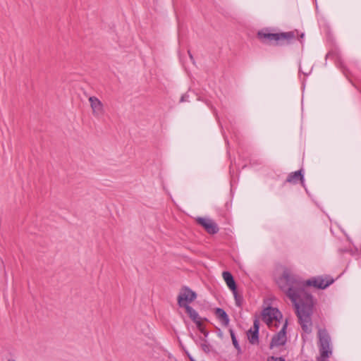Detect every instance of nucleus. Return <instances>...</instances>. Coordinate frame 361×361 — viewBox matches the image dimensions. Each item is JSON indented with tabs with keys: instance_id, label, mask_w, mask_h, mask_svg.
I'll list each match as a JSON object with an SVG mask.
<instances>
[{
	"instance_id": "obj_1",
	"label": "nucleus",
	"mask_w": 361,
	"mask_h": 361,
	"mask_svg": "<svg viewBox=\"0 0 361 361\" xmlns=\"http://www.w3.org/2000/svg\"><path fill=\"white\" fill-rule=\"evenodd\" d=\"M334 281V279L329 276H314L303 281L288 268L283 269L281 276L277 279L279 287L293 302L298 322L306 334L312 332L314 308L313 298L307 288L313 286L318 289H325Z\"/></svg>"
},
{
	"instance_id": "obj_2",
	"label": "nucleus",
	"mask_w": 361,
	"mask_h": 361,
	"mask_svg": "<svg viewBox=\"0 0 361 361\" xmlns=\"http://www.w3.org/2000/svg\"><path fill=\"white\" fill-rule=\"evenodd\" d=\"M319 349L322 358L329 357L332 352L330 348V336L326 329H320L318 331Z\"/></svg>"
},
{
	"instance_id": "obj_3",
	"label": "nucleus",
	"mask_w": 361,
	"mask_h": 361,
	"mask_svg": "<svg viewBox=\"0 0 361 361\" xmlns=\"http://www.w3.org/2000/svg\"><path fill=\"white\" fill-rule=\"evenodd\" d=\"M262 318L269 326H271L274 322H275V326H277V323H280L283 316L277 308L269 306L263 310Z\"/></svg>"
},
{
	"instance_id": "obj_4",
	"label": "nucleus",
	"mask_w": 361,
	"mask_h": 361,
	"mask_svg": "<svg viewBox=\"0 0 361 361\" xmlns=\"http://www.w3.org/2000/svg\"><path fill=\"white\" fill-rule=\"evenodd\" d=\"M278 35L279 42L277 43V45L289 44L297 39L302 43L305 35L303 32L300 33L298 30L289 32H278Z\"/></svg>"
},
{
	"instance_id": "obj_5",
	"label": "nucleus",
	"mask_w": 361,
	"mask_h": 361,
	"mask_svg": "<svg viewBox=\"0 0 361 361\" xmlns=\"http://www.w3.org/2000/svg\"><path fill=\"white\" fill-rule=\"evenodd\" d=\"M197 298L195 292L192 290L188 287L182 288L180 293L178 296V304L179 307L186 309L187 306H190L189 303L194 301Z\"/></svg>"
},
{
	"instance_id": "obj_6",
	"label": "nucleus",
	"mask_w": 361,
	"mask_h": 361,
	"mask_svg": "<svg viewBox=\"0 0 361 361\" xmlns=\"http://www.w3.org/2000/svg\"><path fill=\"white\" fill-rule=\"evenodd\" d=\"M273 29L270 27H265L258 31L257 36L261 42L272 43L274 42L277 45L279 42V35L278 32H272Z\"/></svg>"
},
{
	"instance_id": "obj_7",
	"label": "nucleus",
	"mask_w": 361,
	"mask_h": 361,
	"mask_svg": "<svg viewBox=\"0 0 361 361\" xmlns=\"http://www.w3.org/2000/svg\"><path fill=\"white\" fill-rule=\"evenodd\" d=\"M288 322L286 320L283 324L282 329L275 334L272 338L270 343V348H272L274 347H279L286 344V329H287Z\"/></svg>"
},
{
	"instance_id": "obj_8",
	"label": "nucleus",
	"mask_w": 361,
	"mask_h": 361,
	"mask_svg": "<svg viewBox=\"0 0 361 361\" xmlns=\"http://www.w3.org/2000/svg\"><path fill=\"white\" fill-rule=\"evenodd\" d=\"M196 221L209 234H216L219 231L218 225L212 219L198 217L196 219Z\"/></svg>"
},
{
	"instance_id": "obj_9",
	"label": "nucleus",
	"mask_w": 361,
	"mask_h": 361,
	"mask_svg": "<svg viewBox=\"0 0 361 361\" xmlns=\"http://www.w3.org/2000/svg\"><path fill=\"white\" fill-rule=\"evenodd\" d=\"M89 102L92 110V114L95 117H100L104 115V109L102 102L96 97H89Z\"/></svg>"
},
{
	"instance_id": "obj_10",
	"label": "nucleus",
	"mask_w": 361,
	"mask_h": 361,
	"mask_svg": "<svg viewBox=\"0 0 361 361\" xmlns=\"http://www.w3.org/2000/svg\"><path fill=\"white\" fill-rule=\"evenodd\" d=\"M299 181L304 186L305 178L302 169L290 173L288 175L287 178L286 180V183H289L292 184H296Z\"/></svg>"
},
{
	"instance_id": "obj_11",
	"label": "nucleus",
	"mask_w": 361,
	"mask_h": 361,
	"mask_svg": "<svg viewBox=\"0 0 361 361\" xmlns=\"http://www.w3.org/2000/svg\"><path fill=\"white\" fill-rule=\"evenodd\" d=\"M215 315L223 326H227L228 325L230 319L224 309L217 307L215 310Z\"/></svg>"
},
{
	"instance_id": "obj_12",
	"label": "nucleus",
	"mask_w": 361,
	"mask_h": 361,
	"mask_svg": "<svg viewBox=\"0 0 361 361\" xmlns=\"http://www.w3.org/2000/svg\"><path fill=\"white\" fill-rule=\"evenodd\" d=\"M222 276L228 287L231 291H234L237 288V286L233 275L229 271H226L223 272Z\"/></svg>"
},
{
	"instance_id": "obj_13",
	"label": "nucleus",
	"mask_w": 361,
	"mask_h": 361,
	"mask_svg": "<svg viewBox=\"0 0 361 361\" xmlns=\"http://www.w3.org/2000/svg\"><path fill=\"white\" fill-rule=\"evenodd\" d=\"M247 334L249 342L251 344L255 345L259 343V332L253 331L252 329H250L247 331Z\"/></svg>"
},
{
	"instance_id": "obj_14",
	"label": "nucleus",
	"mask_w": 361,
	"mask_h": 361,
	"mask_svg": "<svg viewBox=\"0 0 361 361\" xmlns=\"http://www.w3.org/2000/svg\"><path fill=\"white\" fill-rule=\"evenodd\" d=\"M185 311L193 322L198 321L201 319L197 311L194 310L192 307L187 306Z\"/></svg>"
},
{
	"instance_id": "obj_15",
	"label": "nucleus",
	"mask_w": 361,
	"mask_h": 361,
	"mask_svg": "<svg viewBox=\"0 0 361 361\" xmlns=\"http://www.w3.org/2000/svg\"><path fill=\"white\" fill-rule=\"evenodd\" d=\"M229 333L231 337L232 343L234 346V348L236 349L238 355H240L242 353L241 348L238 343V341L236 338L235 334L234 333V331L232 329H229Z\"/></svg>"
},
{
	"instance_id": "obj_16",
	"label": "nucleus",
	"mask_w": 361,
	"mask_h": 361,
	"mask_svg": "<svg viewBox=\"0 0 361 361\" xmlns=\"http://www.w3.org/2000/svg\"><path fill=\"white\" fill-rule=\"evenodd\" d=\"M232 293L234 296L235 305L238 307H241L243 302V295L238 292L237 288L234 291H232Z\"/></svg>"
},
{
	"instance_id": "obj_17",
	"label": "nucleus",
	"mask_w": 361,
	"mask_h": 361,
	"mask_svg": "<svg viewBox=\"0 0 361 361\" xmlns=\"http://www.w3.org/2000/svg\"><path fill=\"white\" fill-rule=\"evenodd\" d=\"M202 350L207 354H209L212 350V346L208 343H201L199 345Z\"/></svg>"
},
{
	"instance_id": "obj_18",
	"label": "nucleus",
	"mask_w": 361,
	"mask_h": 361,
	"mask_svg": "<svg viewBox=\"0 0 361 361\" xmlns=\"http://www.w3.org/2000/svg\"><path fill=\"white\" fill-rule=\"evenodd\" d=\"M190 336L197 345H200V343H201L208 342L207 340V337L204 336H199L198 338H195L192 334H191Z\"/></svg>"
},
{
	"instance_id": "obj_19",
	"label": "nucleus",
	"mask_w": 361,
	"mask_h": 361,
	"mask_svg": "<svg viewBox=\"0 0 361 361\" xmlns=\"http://www.w3.org/2000/svg\"><path fill=\"white\" fill-rule=\"evenodd\" d=\"M262 164V161L260 159H250V164L251 166L260 165Z\"/></svg>"
},
{
	"instance_id": "obj_20",
	"label": "nucleus",
	"mask_w": 361,
	"mask_h": 361,
	"mask_svg": "<svg viewBox=\"0 0 361 361\" xmlns=\"http://www.w3.org/2000/svg\"><path fill=\"white\" fill-rule=\"evenodd\" d=\"M253 331L259 332V322L257 319H255L253 322V327L252 329Z\"/></svg>"
},
{
	"instance_id": "obj_21",
	"label": "nucleus",
	"mask_w": 361,
	"mask_h": 361,
	"mask_svg": "<svg viewBox=\"0 0 361 361\" xmlns=\"http://www.w3.org/2000/svg\"><path fill=\"white\" fill-rule=\"evenodd\" d=\"M267 361H285V359L281 357H277L271 356L268 358Z\"/></svg>"
},
{
	"instance_id": "obj_22",
	"label": "nucleus",
	"mask_w": 361,
	"mask_h": 361,
	"mask_svg": "<svg viewBox=\"0 0 361 361\" xmlns=\"http://www.w3.org/2000/svg\"><path fill=\"white\" fill-rule=\"evenodd\" d=\"M194 323L196 324L198 330L201 329V328H204L203 324L202 322V319H200L198 321L195 322Z\"/></svg>"
},
{
	"instance_id": "obj_23",
	"label": "nucleus",
	"mask_w": 361,
	"mask_h": 361,
	"mask_svg": "<svg viewBox=\"0 0 361 361\" xmlns=\"http://www.w3.org/2000/svg\"><path fill=\"white\" fill-rule=\"evenodd\" d=\"M203 335L204 337H207L208 335H209V331H207L204 327V328H201V329L199 330Z\"/></svg>"
},
{
	"instance_id": "obj_24",
	"label": "nucleus",
	"mask_w": 361,
	"mask_h": 361,
	"mask_svg": "<svg viewBox=\"0 0 361 361\" xmlns=\"http://www.w3.org/2000/svg\"><path fill=\"white\" fill-rule=\"evenodd\" d=\"M188 99V95L187 94H184L180 97V102H187Z\"/></svg>"
},
{
	"instance_id": "obj_25",
	"label": "nucleus",
	"mask_w": 361,
	"mask_h": 361,
	"mask_svg": "<svg viewBox=\"0 0 361 361\" xmlns=\"http://www.w3.org/2000/svg\"><path fill=\"white\" fill-rule=\"evenodd\" d=\"M188 55L190 56V59H191V61H192L193 63H195V60H194V58H193V56L192 54H191L190 51L188 50Z\"/></svg>"
},
{
	"instance_id": "obj_26",
	"label": "nucleus",
	"mask_w": 361,
	"mask_h": 361,
	"mask_svg": "<svg viewBox=\"0 0 361 361\" xmlns=\"http://www.w3.org/2000/svg\"><path fill=\"white\" fill-rule=\"evenodd\" d=\"M7 361H16V360H14V359H11V358H10V359H8Z\"/></svg>"
}]
</instances>
